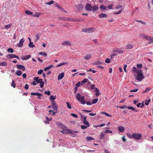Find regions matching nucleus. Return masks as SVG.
Here are the masks:
<instances>
[{
  "label": "nucleus",
  "mask_w": 153,
  "mask_h": 153,
  "mask_svg": "<svg viewBox=\"0 0 153 153\" xmlns=\"http://www.w3.org/2000/svg\"><path fill=\"white\" fill-rule=\"evenodd\" d=\"M87 127H88V126H86L84 125H81V128L83 129H86L87 128Z\"/></svg>",
  "instance_id": "obj_53"
},
{
  "label": "nucleus",
  "mask_w": 153,
  "mask_h": 153,
  "mask_svg": "<svg viewBox=\"0 0 153 153\" xmlns=\"http://www.w3.org/2000/svg\"><path fill=\"white\" fill-rule=\"evenodd\" d=\"M71 115L75 118H77L78 117V115L75 114L71 113Z\"/></svg>",
  "instance_id": "obj_47"
},
{
  "label": "nucleus",
  "mask_w": 153,
  "mask_h": 153,
  "mask_svg": "<svg viewBox=\"0 0 153 153\" xmlns=\"http://www.w3.org/2000/svg\"><path fill=\"white\" fill-rule=\"evenodd\" d=\"M76 97L78 101L80 100L81 95L79 93H77L76 95Z\"/></svg>",
  "instance_id": "obj_22"
},
{
  "label": "nucleus",
  "mask_w": 153,
  "mask_h": 153,
  "mask_svg": "<svg viewBox=\"0 0 153 153\" xmlns=\"http://www.w3.org/2000/svg\"><path fill=\"white\" fill-rule=\"evenodd\" d=\"M100 8L101 9L106 10L107 7L104 5H102L100 6Z\"/></svg>",
  "instance_id": "obj_39"
},
{
  "label": "nucleus",
  "mask_w": 153,
  "mask_h": 153,
  "mask_svg": "<svg viewBox=\"0 0 153 153\" xmlns=\"http://www.w3.org/2000/svg\"><path fill=\"white\" fill-rule=\"evenodd\" d=\"M150 101L151 100L150 99H149L148 100L145 101V104L146 105H148Z\"/></svg>",
  "instance_id": "obj_44"
},
{
  "label": "nucleus",
  "mask_w": 153,
  "mask_h": 153,
  "mask_svg": "<svg viewBox=\"0 0 153 153\" xmlns=\"http://www.w3.org/2000/svg\"><path fill=\"white\" fill-rule=\"evenodd\" d=\"M83 122L84 124L87 126L89 127L90 126V125H89L88 122L87 120H83Z\"/></svg>",
  "instance_id": "obj_37"
},
{
  "label": "nucleus",
  "mask_w": 153,
  "mask_h": 153,
  "mask_svg": "<svg viewBox=\"0 0 153 153\" xmlns=\"http://www.w3.org/2000/svg\"><path fill=\"white\" fill-rule=\"evenodd\" d=\"M51 104L53 109L54 110L57 111L58 107L56 104L55 101H52L51 102Z\"/></svg>",
  "instance_id": "obj_7"
},
{
  "label": "nucleus",
  "mask_w": 153,
  "mask_h": 153,
  "mask_svg": "<svg viewBox=\"0 0 153 153\" xmlns=\"http://www.w3.org/2000/svg\"><path fill=\"white\" fill-rule=\"evenodd\" d=\"M25 13L28 15H31L33 14V13L32 12L28 10H25Z\"/></svg>",
  "instance_id": "obj_29"
},
{
  "label": "nucleus",
  "mask_w": 153,
  "mask_h": 153,
  "mask_svg": "<svg viewBox=\"0 0 153 153\" xmlns=\"http://www.w3.org/2000/svg\"><path fill=\"white\" fill-rule=\"evenodd\" d=\"M104 133L101 132L100 135V138L101 139L103 138H104V136L105 135Z\"/></svg>",
  "instance_id": "obj_49"
},
{
  "label": "nucleus",
  "mask_w": 153,
  "mask_h": 153,
  "mask_svg": "<svg viewBox=\"0 0 153 153\" xmlns=\"http://www.w3.org/2000/svg\"><path fill=\"white\" fill-rule=\"evenodd\" d=\"M127 65H126V64L124 65V68H123V69H124V71L126 73L127 72V70H126V68L127 67Z\"/></svg>",
  "instance_id": "obj_56"
},
{
  "label": "nucleus",
  "mask_w": 153,
  "mask_h": 153,
  "mask_svg": "<svg viewBox=\"0 0 153 153\" xmlns=\"http://www.w3.org/2000/svg\"><path fill=\"white\" fill-rule=\"evenodd\" d=\"M96 30L94 28L91 27L89 28H85L82 29V31L85 32H93Z\"/></svg>",
  "instance_id": "obj_3"
},
{
  "label": "nucleus",
  "mask_w": 153,
  "mask_h": 153,
  "mask_svg": "<svg viewBox=\"0 0 153 153\" xmlns=\"http://www.w3.org/2000/svg\"><path fill=\"white\" fill-rule=\"evenodd\" d=\"M133 138L135 139L139 140L142 137V135L140 133H134L132 134Z\"/></svg>",
  "instance_id": "obj_4"
},
{
  "label": "nucleus",
  "mask_w": 153,
  "mask_h": 153,
  "mask_svg": "<svg viewBox=\"0 0 153 153\" xmlns=\"http://www.w3.org/2000/svg\"><path fill=\"white\" fill-rule=\"evenodd\" d=\"M105 62L107 63H109L110 62V60L109 59L107 58L105 60Z\"/></svg>",
  "instance_id": "obj_58"
},
{
  "label": "nucleus",
  "mask_w": 153,
  "mask_h": 153,
  "mask_svg": "<svg viewBox=\"0 0 153 153\" xmlns=\"http://www.w3.org/2000/svg\"><path fill=\"white\" fill-rule=\"evenodd\" d=\"M86 138V140L88 141H91L94 140V138H93L92 137L90 136L87 137Z\"/></svg>",
  "instance_id": "obj_31"
},
{
  "label": "nucleus",
  "mask_w": 153,
  "mask_h": 153,
  "mask_svg": "<svg viewBox=\"0 0 153 153\" xmlns=\"http://www.w3.org/2000/svg\"><path fill=\"white\" fill-rule=\"evenodd\" d=\"M136 21L138 22H139L140 23L143 24H145L146 23L145 22H143L142 21L139 20H136Z\"/></svg>",
  "instance_id": "obj_61"
},
{
  "label": "nucleus",
  "mask_w": 153,
  "mask_h": 153,
  "mask_svg": "<svg viewBox=\"0 0 153 153\" xmlns=\"http://www.w3.org/2000/svg\"><path fill=\"white\" fill-rule=\"evenodd\" d=\"M105 124H104V123H102L101 124H100V125H99L97 126H95V127L96 128H97V127H103V126H105Z\"/></svg>",
  "instance_id": "obj_43"
},
{
  "label": "nucleus",
  "mask_w": 153,
  "mask_h": 153,
  "mask_svg": "<svg viewBox=\"0 0 153 153\" xmlns=\"http://www.w3.org/2000/svg\"><path fill=\"white\" fill-rule=\"evenodd\" d=\"M122 5H117L116 7V8L117 9H118L119 8H122Z\"/></svg>",
  "instance_id": "obj_64"
},
{
  "label": "nucleus",
  "mask_w": 153,
  "mask_h": 153,
  "mask_svg": "<svg viewBox=\"0 0 153 153\" xmlns=\"http://www.w3.org/2000/svg\"><path fill=\"white\" fill-rule=\"evenodd\" d=\"M98 101V99L97 98L95 99H94L92 102V104H94L97 103Z\"/></svg>",
  "instance_id": "obj_41"
},
{
  "label": "nucleus",
  "mask_w": 153,
  "mask_h": 153,
  "mask_svg": "<svg viewBox=\"0 0 153 153\" xmlns=\"http://www.w3.org/2000/svg\"><path fill=\"white\" fill-rule=\"evenodd\" d=\"M91 55L90 54H86L84 57V58L87 60H88L90 58Z\"/></svg>",
  "instance_id": "obj_26"
},
{
  "label": "nucleus",
  "mask_w": 153,
  "mask_h": 153,
  "mask_svg": "<svg viewBox=\"0 0 153 153\" xmlns=\"http://www.w3.org/2000/svg\"><path fill=\"white\" fill-rule=\"evenodd\" d=\"M103 63L102 62L99 61H97L96 62H94L93 64V65H99V64H102Z\"/></svg>",
  "instance_id": "obj_35"
},
{
  "label": "nucleus",
  "mask_w": 153,
  "mask_h": 153,
  "mask_svg": "<svg viewBox=\"0 0 153 153\" xmlns=\"http://www.w3.org/2000/svg\"><path fill=\"white\" fill-rule=\"evenodd\" d=\"M80 84L81 85V82H79L77 83L75 85V87H79Z\"/></svg>",
  "instance_id": "obj_57"
},
{
  "label": "nucleus",
  "mask_w": 153,
  "mask_h": 153,
  "mask_svg": "<svg viewBox=\"0 0 153 153\" xmlns=\"http://www.w3.org/2000/svg\"><path fill=\"white\" fill-rule=\"evenodd\" d=\"M98 17L101 18H105L107 17V16L104 13H101L99 15Z\"/></svg>",
  "instance_id": "obj_13"
},
{
  "label": "nucleus",
  "mask_w": 153,
  "mask_h": 153,
  "mask_svg": "<svg viewBox=\"0 0 153 153\" xmlns=\"http://www.w3.org/2000/svg\"><path fill=\"white\" fill-rule=\"evenodd\" d=\"M22 73V72L19 70H17L16 72V74L19 76H20Z\"/></svg>",
  "instance_id": "obj_23"
},
{
  "label": "nucleus",
  "mask_w": 153,
  "mask_h": 153,
  "mask_svg": "<svg viewBox=\"0 0 153 153\" xmlns=\"http://www.w3.org/2000/svg\"><path fill=\"white\" fill-rule=\"evenodd\" d=\"M133 48V46L131 44H128L126 46L125 49H132Z\"/></svg>",
  "instance_id": "obj_18"
},
{
  "label": "nucleus",
  "mask_w": 153,
  "mask_h": 153,
  "mask_svg": "<svg viewBox=\"0 0 153 153\" xmlns=\"http://www.w3.org/2000/svg\"><path fill=\"white\" fill-rule=\"evenodd\" d=\"M118 129L120 132H122L124 131L125 128L122 126H119L118 127Z\"/></svg>",
  "instance_id": "obj_20"
},
{
  "label": "nucleus",
  "mask_w": 153,
  "mask_h": 153,
  "mask_svg": "<svg viewBox=\"0 0 153 153\" xmlns=\"http://www.w3.org/2000/svg\"><path fill=\"white\" fill-rule=\"evenodd\" d=\"M11 26V24H9L8 25H6L4 26V27L7 29L10 28Z\"/></svg>",
  "instance_id": "obj_51"
},
{
  "label": "nucleus",
  "mask_w": 153,
  "mask_h": 153,
  "mask_svg": "<svg viewBox=\"0 0 153 153\" xmlns=\"http://www.w3.org/2000/svg\"><path fill=\"white\" fill-rule=\"evenodd\" d=\"M8 56L10 58H16V55L13 54H8Z\"/></svg>",
  "instance_id": "obj_30"
},
{
  "label": "nucleus",
  "mask_w": 153,
  "mask_h": 153,
  "mask_svg": "<svg viewBox=\"0 0 153 153\" xmlns=\"http://www.w3.org/2000/svg\"><path fill=\"white\" fill-rule=\"evenodd\" d=\"M113 6V5L112 4H110L108 6V8L110 9H111Z\"/></svg>",
  "instance_id": "obj_60"
},
{
  "label": "nucleus",
  "mask_w": 153,
  "mask_h": 153,
  "mask_svg": "<svg viewBox=\"0 0 153 153\" xmlns=\"http://www.w3.org/2000/svg\"><path fill=\"white\" fill-rule=\"evenodd\" d=\"M7 51L8 52L12 53L13 52V48H9L7 50Z\"/></svg>",
  "instance_id": "obj_40"
},
{
  "label": "nucleus",
  "mask_w": 153,
  "mask_h": 153,
  "mask_svg": "<svg viewBox=\"0 0 153 153\" xmlns=\"http://www.w3.org/2000/svg\"><path fill=\"white\" fill-rule=\"evenodd\" d=\"M61 132L63 134H70L72 133L70 130L68 129H64L62 130L61 131Z\"/></svg>",
  "instance_id": "obj_9"
},
{
  "label": "nucleus",
  "mask_w": 153,
  "mask_h": 153,
  "mask_svg": "<svg viewBox=\"0 0 153 153\" xmlns=\"http://www.w3.org/2000/svg\"><path fill=\"white\" fill-rule=\"evenodd\" d=\"M39 34L38 33H37L36 35V39L34 40L35 42H36L39 39Z\"/></svg>",
  "instance_id": "obj_38"
},
{
  "label": "nucleus",
  "mask_w": 153,
  "mask_h": 153,
  "mask_svg": "<svg viewBox=\"0 0 153 153\" xmlns=\"http://www.w3.org/2000/svg\"><path fill=\"white\" fill-rule=\"evenodd\" d=\"M85 97L84 96H81L80 101L81 103L83 104L84 105L85 103V102L84 100Z\"/></svg>",
  "instance_id": "obj_14"
},
{
  "label": "nucleus",
  "mask_w": 153,
  "mask_h": 153,
  "mask_svg": "<svg viewBox=\"0 0 153 153\" xmlns=\"http://www.w3.org/2000/svg\"><path fill=\"white\" fill-rule=\"evenodd\" d=\"M31 56L30 55H26L21 57V59L23 60H26L28 59L31 57Z\"/></svg>",
  "instance_id": "obj_16"
},
{
  "label": "nucleus",
  "mask_w": 153,
  "mask_h": 153,
  "mask_svg": "<svg viewBox=\"0 0 153 153\" xmlns=\"http://www.w3.org/2000/svg\"><path fill=\"white\" fill-rule=\"evenodd\" d=\"M137 75L134 74V76L136 79L139 81H140L144 79V76L142 73V71L140 70L139 72L137 73Z\"/></svg>",
  "instance_id": "obj_1"
},
{
  "label": "nucleus",
  "mask_w": 153,
  "mask_h": 153,
  "mask_svg": "<svg viewBox=\"0 0 153 153\" xmlns=\"http://www.w3.org/2000/svg\"><path fill=\"white\" fill-rule=\"evenodd\" d=\"M83 7V6L82 4H78L76 6V11H78L81 10Z\"/></svg>",
  "instance_id": "obj_10"
},
{
  "label": "nucleus",
  "mask_w": 153,
  "mask_h": 153,
  "mask_svg": "<svg viewBox=\"0 0 153 153\" xmlns=\"http://www.w3.org/2000/svg\"><path fill=\"white\" fill-rule=\"evenodd\" d=\"M28 46L30 48H32L34 47V46L33 45V42H30Z\"/></svg>",
  "instance_id": "obj_34"
},
{
  "label": "nucleus",
  "mask_w": 153,
  "mask_h": 153,
  "mask_svg": "<svg viewBox=\"0 0 153 153\" xmlns=\"http://www.w3.org/2000/svg\"><path fill=\"white\" fill-rule=\"evenodd\" d=\"M44 94H47L48 96L50 95L51 94V93L49 91H45L44 92Z\"/></svg>",
  "instance_id": "obj_52"
},
{
  "label": "nucleus",
  "mask_w": 153,
  "mask_h": 153,
  "mask_svg": "<svg viewBox=\"0 0 153 153\" xmlns=\"http://www.w3.org/2000/svg\"><path fill=\"white\" fill-rule=\"evenodd\" d=\"M53 67V65H51L48 67H47L45 68L44 69V70L45 71H46L47 70H49L52 67Z\"/></svg>",
  "instance_id": "obj_27"
},
{
  "label": "nucleus",
  "mask_w": 153,
  "mask_h": 153,
  "mask_svg": "<svg viewBox=\"0 0 153 153\" xmlns=\"http://www.w3.org/2000/svg\"><path fill=\"white\" fill-rule=\"evenodd\" d=\"M127 108L131 110L132 111H135L136 112H138V110H136L135 108L132 106H129L127 107Z\"/></svg>",
  "instance_id": "obj_25"
},
{
  "label": "nucleus",
  "mask_w": 153,
  "mask_h": 153,
  "mask_svg": "<svg viewBox=\"0 0 153 153\" xmlns=\"http://www.w3.org/2000/svg\"><path fill=\"white\" fill-rule=\"evenodd\" d=\"M112 133V132L111 131L109 130H106L104 132V133L106 134H108V133Z\"/></svg>",
  "instance_id": "obj_55"
},
{
  "label": "nucleus",
  "mask_w": 153,
  "mask_h": 153,
  "mask_svg": "<svg viewBox=\"0 0 153 153\" xmlns=\"http://www.w3.org/2000/svg\"><path fill=\"white\" fill-rule=\"evenodd\" d=\"M43 71V70L41 69L38 71V74H41L42 73Z\"/></svg>",
  "instance_id": "obj_63"
},
{
  "label": "nucleus",
  "mask_w": 153,
  "mask_h": 153,
  "mask_svg": "<svg viewBox=\"0 0 153 153\" xmlns=\"http://www.w3.org/2000/svg\"><path fill=\"white\" fill-rule=\"evenodd\" d=\"M54 6L55 7H57L61 10H62L63 9V8L60 5L58 4L57 3H56L55 4Z\"/></svg>",
  "instance_id": "obj_33"
},
{
  "label": "nucleus",
  "mask_w": 153,
  "mask_h": 153,
  "mask_svg": "<svg viewBox=\"0 0 153 153\" xmlns=\"http://www.w3.org/2000/svg\"><path fill=\"white\" fill-rule=\"evenodd\" d=\"M66 103L67 105L68 108L69 109H71V107L70 104L68 102H66Z\"/></svg>",
  "instance_id": "obj_54"
},
{
  "label": "nucleus",
  "mask_w": 153,
  "mask_h": 153,
  "mask_svg": "<svg viewBox=\"0 0 153 153\" xmlns=\"http://www.w3.org/2000/svg\"><path fill=\"white\" fill-rule=\"evenodd\" d=\"M66 64V63H65V62H62V63H61L59 64L58 65H57L56 66V67H60V66H62V65H65Z\"/></svg>",
  "instance_id": "obj_45"
},
{
  "label": "nucleus",
  "mask_w": 153,
  "mask_h": 153,
  "mask_svg": "<svg viewBox=\"0 0 153 153\" xmlns=\"http://www.w3.org/2000/svg\"><path fill=\"white\" fill-rule=\"evenodd\" d=\"M140 70V69L138 70L137 69L136 67H133V69H132V71L134 72V73H137Z\"/></svg>",
  "instance_id": "obj_24"
},
{
  "label": "nucleus",
  "mask_w": 153,
  "mask_h": 153,
  "mask_svg": "<svg viewBox=\"0 0 153 153\" xmlns=\"http://www.w3.org/2000/svg\"><path fill=\"white\" fill-rule=\"evenodd\" d=\"M34 81L36 82L37 83H40V86L41 88L44 87V82L43 81L42 79H39V77H35L34 78Z\"/></svg>",
  "instance_id": "obj_2"
},
{
  "label": "nucleus",
  "mask_w": 153,
  "mask_h": 153,
  "mask_svg": "<svg viewBox=\"0 0 153 153\" xmlns=\"http://www.w3.org/2000/svg\"><path fill=\"white\" fill-rule=\"evenodd\" d=\"M101 113L102 114H105L106 116L109 117H111V115H110L109 114H108L105 112H102Z\"/></svg>",
  "instance_id": "obj_46"
},
{
  "label": "nucleus",
  "mask_w": 153,
  "mask_h": 153,
  "mask_svg": "<svg viewBox=\"0 0 153 153\" xmlns=\"http://www.w3.org/2000/svg\"><path fill=\"white\" fill-rule=\"evenodd\" d=\"M61 20L64 21H73L72 19L68 18H62L61 19Z\"/></svg>",
  "instance_id": "obj_21"
},
{
  "label": "nucleus",
  "mask_w": 153,
  "mask_h": 153,
  "mask_svg": "<svg viewBox=\"0 0 153 153\" xmlns=\"http://www.w3.org/2000/svg\"><path fill=\"white\" fill-rule=\"evenodd\" d=\"M7 63L6 62H3L0 63V66H7Z\"/></svg>",
  "instance_id": "obj_28"
},
{
  "label": "nucleus",
  "mask_w": 153,
  "mask_h": 153,
  "mask_svg": "<svg viewBox=\"0 0 153 153\" xmlns=\"http://www.w3.org/2000/svg\"><path fill=\"white\" fill-rule=\"evenodd\" d=\"M88 80V79H84L81 82V85H83L84 83L86 82Z\"/></svg>",
  "instance_id": "obj_32"
},
{
  "label": "nucleus",
  "mask_w": 153,
  "mask_h": 153,
  "mask_svg": "<svg viewBox=\"0 0 153 153\" xmlns=\"http://www.w3.org/2000/svg\"><path fill=\"white\" fill-rule=\"evenodd\" d=\"M143 38L147 40H149L150 41V42L149 43V44H151L153 42V37H152L150 36L143 35Z\"/></svg>",
  "instance_id": "obj_5"
},
{
  "label": "nucleus",
  "mask_w": 153,
  "mask_h": 153,
  "mask_svg": "<svg viewBox=\"0 0 153 153\" xmlns=\"http://www.w3.org/2000/svg\"><path fill=\"white\" fill-rule=\"evenodd\" d=\"M56 99V97L53 95H51L50 96V99L52 100H53Z\"/></svg>",
  "instance_id": "obj_59"
},
{
  "label": "nucleus",
  "mask_w": 153,
  "mask_h": 153,
  "mask_svg": "<svg viewBox=\"0 0 153 153\" xmlns=\"http://www.w3.org/2000/svg\"><path fill=\"white\" fill-rule=\"evenodd\" d=\"M92 6L91 4L87 3L85 6V9L86 10L89 11H92Z\"/></svg>",
  "instance_id": "obj_6"
},
{
  "label": "nucleus",
  "mask_w": 153,
  "mask_h": 153,
  "mask_svg": "<svg viewBox=\"0 0 153 153\" xmlns=\"http://www.w3.org/2000/svg\"><path fill=\"white\" fill-rule=\"evenodd\" d=\"M92 11L93 12L97 11L98 9L99 8L98 6L97 5H94L93 6H92Z\"/></svg>",
  "instance_id": "obj_12"
},
{
  "label": "nucleus",
  "mask_w": 153,
  "mask_h": 153,
  "mask_svg": "<svg viewBox=\"0 0 153 153\" xmlns=\"http://www.w3.org/2000/svg\"><path fill=\"white\" fill-rule=\"evenodd\" d=\"M54 2V1H49L48 2L46 3V4H48V5H51L52 4H53Z\"/></svg>",
  "instance_id": "obj_48"
},
{
  "label": "nucleus",
  "mask_w": 153,
  "mask_h": 153,
  "mask_svg": "<svg viewBox=\"0 0 153 153\" xmlns=\"http://www.w3.org/2000/svg\"><path fill=\"white\" fill-rule=\"evenodd\" d=\"M17 68L19 69L22 70L23 71H24L25 70V67L22 65H17Z\"/></svg>",
  "instance_id": "obj_17"
},
{
  "label": "nucleus",
  "mask_w": 153,
  "mask_h": 153,
  "mask_svg": "<svg viewBox=\"0 0 153 153\" xmlns=\"http://www.w3.org/2000/svg\"><path fill=\"white\" fill-rule=\"evenodd\" d=\"M71 45V42L68 41H64L62 43V45L70 46Z\"/></svg>",
  "instance_id": "obj_11"
},
{
  "label": "nucleus",
  "mask_w": 153,
  "mask_h": 153,
  "mask_svg": "<svg viewBox=\"0 0 153 153\" xmlns=\"http://www.w3.org/2000/svg\"><path fill=\"white\" fill-rule=\"evenodd\" d=\"M115 51L118 53H123V51L122 50L118 49H117V50H116Z\"/></svg>",
  "instance_id": "obj_50"
},
{
  "label": "nucleus",
  "mask_w": 153,
  "mask_h": 153,
  "mask_svg": "<svg viewBox=\"0 0 153 153\" xmlns=\"http://www.w3.org/2000/svg\"><path fill=\"white\" fill-rule=\"evenodd\" d=\"M39 54L40 55H43L45 57H46L47 56V54L46 53H44L42 52H40Z\"/></svg>",
  "instance_id": "obj_42"
},
{
  "label": "nucleus",
  "mask_w": 153,
  "mask_h": 153,
  "mask_svg": "<svg viewBox=\"0 0 153 153\" xmlns=\"http://www.w3.org/2000/svg\"><path fill=\"white\" fill-rule=\"evenodd\" d=\"M31 95H33L37 96L39 97H41L42 96V95L41 94L37 92L32 93L31 94Z\"/></svg>",
  "instance_id": "obj_19"
},
{
  "label": "nucleus",
  "mask_w": 153,
  "mask_h": 153,
  "mask_svg": "<svg viewBox=\"0 0 153 153\" xmlns=\"http://www.w3.org/2000/svg\"><path fill=\"white\" fill-rule=\"evenodd\" d=\"M11 86L12 87H13V88H15L16 87V84L15 83V82L14 80H12L11 84Z\"/></svg>",
  "instance_id": "obj_36"
},
{
  "label": "nucleus",
  "mask_w": 153,
  "mask_h": 153,
  "mask_svg": "<svg viewBox=\"0 0 153 153\" xmlns=\"http://www.w3.org/2000/svg\"><path fill=\"white\" fill-rule=\"evenodd\" d=\"M64 73H62L61 74H59L58 76V80H61L62 79V78L64 77Z\"/></svg>",
  "instance_id": "obj_15"
},
{
  "label": "nucleus",
  "mask_w": 153,
  "mask_h": 153,
  "mask_svg": "<svg viewBox=\"0 0 153 153\" xmlns=\"http://www.w3.org/2000/svg\"><path fill=\"white\" fill-rule=\"evenodd\" d=\"M85 103L87 105H91L92 104V103L89 101H88L85 102Z\"/></svg>",
  "instance_id": "obj_62"
},
{
  "label": "nucleus",
  "mask_w": 153,
  "mask_h": 153,
  "mask_svg": "<svg viewBox=\"0 0 153 153\" xmlns=\"http://www.w3.org/2000/svg\"><path fill=\"white\" fill-rule=\"evenodd\" d=\"M24 41V39L23 38L22 39L19 41V43L17 44V46L20 47H22L23 45V43Z\"/></svg>",
  "instance_id": "obj_8"
}]
</instances>
